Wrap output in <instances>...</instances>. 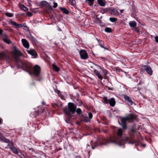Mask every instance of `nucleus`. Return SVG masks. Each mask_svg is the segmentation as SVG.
Segmentation results:
<instances>
[{"label":"nucleus","instance_id":"obj_41","mask_svg":"<svg viewBox=\"0 0 158 158\" xmlns=\"http://www.w3.org/2000/svg\"><path fill=\"white\" fill-rule=\"evenodd\" d=\"M2 120L0 118V124H1L2 123Z\"/></svg>","mask_w":158,"mask_h":158},{"label":"nucleus","instance_id":"obj_48","mask_svg":"<svg viewBox=\"0 0 158 158\" xmlns=\"http://www.w3.org/2000/svg\"><path fill=\"white\" fill-rule=\"evenodd\" d=\"M3 26H5V25H4V24H3Z\"/></svg>","mask_w":158,"mask_h":158},{"label":"nucleus","instance_id":"obj_45","mask_svg":"<svg viewBox=\"0 0 158 158\" xmlns=\"http://www.w3.org/2000/svg\"><path fill=\"white\" fill-rule=\"evenodd\" d=\"M31 69V68L30 67H29V68H28V69Z\"/></svg>","mask_w":158,"mask_h":158},{"label":"nucleus","instance_id":"obj_38","mask_svg":"<svg viewBox=\"0 0 158 158\" xmlns=\"http://www.w3.org/2000/svg\"><path fill=\"white\" fill-rule=\"evenodd\" d=\"M4 137L2 135L0 137V140L2 141V139H3V138H4Z\"/></svg>","mask_w":158,"mask_h":158},{"label":"nucleus","instance_id":"obj_50","mask_svg":"<svg viewBox=\"0 0 158 158\" xmlns=\"http://www.w3.org/2000/svg\"><path fill=\"white\" fill-rule=\"evenodd\" d=\"M88 146H89V147H90V146H89V145H88Z\"/></svg>","mask_w":158,"mask_h":158},{"label":"nucleus","instance_id":"obj_26","mask_svg":"<svg viewBox=\"0 0 158 158\" xmlns=\"http://www.w3.org/2000/svg\"><path fill=\"white\" fill-rule=\"evenodd\" d=\"M5 14L6 16L9 17H12L13 16V15L10 13H6Z\"/></svg>","mask_w":158,"mask_h":158},{"label":"nucleus","instance_id":"obj_3","mask_svg":"<svg viewBox=\"0 0 158 158\" xmlns=\"http://www.w3.org/2000/svg\"><path fill=\"white\" fill-rule=\"evenodd\" d=\"M136 116L133 114H131L124 117H120V120L123 128L124 129L126 128V122L132 121L136 119Z\"/></svg>","mask_w":158,"mask_h":158},{"label":"nucleus","instance_id":"obj_43","mask_svg":"<svg viewBox=\"0 0 158 158\" xmlns=\"http://www.w3.org/2000/svg\"><path fill=\"white\" fill-rule=\"evenodd\" d=\"M96 40H97L98 41V42L99 43H100V42L99 40L98 39H96Z\"/></svg>","mask_w":158,"mask_h":158},{"label":"nucleus","instance_id":"obj_10","mask_svg":"<svg viewBox=\"0 0 158 158\" xmlns=\"http://www.w3.org/2000/svg\"><path fill=\"white\" fill-rule=\"evenodd\" d=\"M9 59V57L6 55L4 52H0V60L4 59L8 60Z\"/></svg>","mask_w":158,"mask_h":158},{"label":"nucleus","instance_id":"obj_15","mask_svg":"<svg viewBox=\"0 0 158 158\" xmlns=\"http://www.w3.org/2000/svg\"><path fill=\"white\" fill-rule=\"evenodd\" d=\"M94 73L100 79L102 80L103 79L102 76L100 74V73L97 70L94 69Z\"/></svg>","mask_w":158,"mask_h":158},{"label":"nucleus","instance_id":"obj_7","mask_svg":"<svg viewBox=\"0 0 158 158\" xmlns=\"http://www.w3.org/2000/svg\"><path fill=\"white\" fill-rule=\"evenodd\" d=\"M81 58L82 59H86L88 58V55L86 51L81 50L79 52Z\"/></svg>","mask_w":158,"mask_h":158},{"label":"nucleus","instance_id":"obj_18","mask_svg":"<svg viewBox=\"0 0 158 158\" xmlns=\"http://www.w3.org/2000/svg\"><path fill=\"white\" fill-rule=\"evenodd\" d=\"M59 9L64 13L66 15L68 14L69 11L65 8L60 7Z\"/></svg>","mask_w":158,"mask_h":158},{"label":"nucleus","instance_id":"obj_17","mask_svg":"<svg viewBox=\"0 0 158 158\" xmlns=\"http://www.w3.org/2000/svg\"><path fill=\"white\" fill-rule=\"evenodd\" d=\"M10 23L12 25L16 27L17 28H20L23 27L22 24L17 23L13 21H11Z\"/></svg>","mask_w":158,"mask_h":158},{"label":"nucleus","instance_id":"obj_39","mask_svg":"<svg viewBox=\"0 0 158 158\" xmlns=\"http://www.w3.org/2000/svg\"><path fill=\"white\" fill-rule=\"evenodd\" d=\"M3 32V31L1 29H0V34H1Z\"/></svg>","mask_w":158,"mask_h":158},{"label":"nucleus","instance_id":"obj_30","mask_svg":"<svg viewBox=\"0 0 158 158\" xmlns=\"http://www.w3.org/2000/svg\"><path fill=\"white\" fill-rule=\"evenodd\" d=\"M95 65L96 67V68H97L98 69H101L102 68L101 67H100L99 65L97 64H95Z\"/></svg>","mask_w":158,"mask_h":158},{"label":"nucleus","instance_id":"obj_2","mask_svg":"<svg viewBox=\"0 0 158 158\" xmlns=\"http://www.w3.org/2000/svg\"><path fill=\"white\" fill-rule=\"evenodd\" d=\"M76 106L74 104L70 102L68 104V107H66L64 109V111L68 116L69 119L72 117V114H73L75 111L78 114H80L81 113V109L78 108L76 110Z\"/></svg>","mask_w":158,"mask_h":158},{"label":"nucleus","instance_id":"obj_33","mask_svg":"<svg viewBox=\"0 0 158 158\" xmlns=\"http://www.w3.org/2000/svg\"><path fill=\"white\" fill-rule=\"evenodd\" d=\"M27 14L29 16H31L32 15V14L31 12H27Z\"/></svg>","mask_w":158,"mask_h":158},{"label":"nucleus","instance_id":"obj_13","mask_svg":"<svg viewBox=\"0 0 158 158\" xmlns=\"http://www.w3.org/2000/svg\"><path fill=\"white\" fill-rule=\"evenodd\" d=\"M22 42L23 46L26 48H28L29 47V44L25 39H23L21 40Z\"/></svg>","mask_w":158,"mask_h":158},{"label":"nucleus","instance_id":"obj_12","mask_svg":"<svg viewBox=\"0 0 158 158\" xmlns=\"http://www.w3.org/2000/svg\"><path fill=\"white\" fill-rule=\"evenodd\" d=\"M3 40L5 43L8 44H10L11 43V41L9 39L7 35L6 34H4V38Z\"/></svg>","mask_w":158,"mask_h":158},{"label":"nucleus","instance_id":"obj_4","mask_svg":"<svg viewBox=\"0 0 158 158\" xmlns=\"http://www.w3.org/2000/svg\"><path fill=\"white\" fill-rule=\"evenodd\" d=\"M11 54L13 55V57L17 61L18 64H19V63H21L22 66H24V63L21 61L19 59H18V57L20 56V52L18 49L15 46L13 48V49Z\"/></svg>","mask_w":158,"mask_h":158},{"label":"nucleus","instance_id":"obj_37","mask_svg":"<svg viewBox=\"0 0 158 158\" xmlns=\"http://www.w3.org/2000/svg\"><path fill=\"white\" fill-rule=\"evenodd\" d=\"M47 2L46 1H43L41 3V5L42 6L44 5V4H46Z\"/></svg>","mask_w":158,"mask_h":158},{"label":"nucleus","instance_id":"obj_5","mask_svg":"<svg viewBox=\"0 0 158 158\" xmlns=\"http://www.w3.org/2000/svg\"><path fill=\"white\" fill-rule=\"evenodd\" d=\"M103 100L105 103L106 104L109 103L111 106H113L115 105V102L114 99L113 98H112L108 100L106 97H104L103 98Z\"/></svg>","mask_w":158,"mask_h":158},{"label":"nucleus","instance_id":"obj_9","mask_svg":"<svg viewBox=\"0 0 158 158\" xmlns=\"http://www.w3.org/2000/svg\"><path fill=\"white\" fill-rule=\"evenodd\" d=\"M27 52L28 54L33 56V58H36L37 56L36 51L33 49H30L27 51Z\"/></svg>","mask_w":158,"mask_h":158},{"label":"nucleus","instance_id":"obj_46","mask_svg":"<svg viewBox=\"0 0 158 158\" xmlns=\"http://www.w3.org/2000/svg\"><path fill=\"white\" fill-rule=\"evenodd\" d=\"M92 149H94V148H93V147L92 146Z\"/></svg>","mask_w":158,"mask_h":158},{"label":"nucleus","instance_id":"obj_40","mask_svg":"<svg viewBox=\"0 0 158 158\" xmlns=\"http://www.w3.org/2000/svg\"><path fill=\"white\" fill-rule=\"evenodd\" d=\"M95 18H96L97 19V21H98L99 20V19L98 18L97 16H95Z\"/></svg>","mask_w":158,"mask_h":158},{"label":"nucleus","instance_id":"obj_49","mask_svg":"<svg viewBox=\"0 0 158 158\" xmlns=\"http://www.w3.org/2000/svg\"><path fill=\"white\" fill-rule=\"evenodd\" d=\"M132 143V144L133 143Z\"/></svg>","mask_w":158,"mask_h":158},{"label":"nucleus","instance_id":"obj_20","mask_svg":"<svg viewBox=\"0 0 158 158\" xmlns=\"http://www.w3.org/2000/svg\"><path fill=\"white\" fill-rule=\"evenodd\" d=\"M129 24L130 27H134L136 26V23L135 21H132L129 23Z\"/></svg>","mask_w":158,"mask_h":158},{"label":"nucleus","instance_id":"obj_29","mask_svg":"<svg viewBox=\"0 0 158 158\" xmlns=\"http://www.w3.org/2000/svg\"><path fill=\"white\" fill-rule=\"evenodd\" d=\"M69 2L70 3L71 5L72 6H74L75 1L73 0H69Z\"/></svg>","mask_w":158,"mask_h":158},{"label":"nucleus","instance_id":"obj_31","mask_svg":"<svg viewBox=\"0 0 158 158\" xmlns=\"http://www.w3.org/2000/svg\"><path fill=\"white\" fill-rule=\"evenodd\" d=\"M89 117L90 119H91L92 118V114L91 113H89Z\"/></svg>","mask_w":158,"mask_h":158},{"label":"nucleus","instance_id":"obj_25","mask_svg":"<svg viewBox=\"0 0 158 158\" xmlns=\"http://www.w3.org/2000/svg\"><path fill=\"white\" fill-rule=\"evenodd\" d=\"M109 20L112 22H114L117 20V19L115 18H110Z\"/></svg>","mask_w":158,"mask_h":158},{"label":"nucleus","instance_id":"obj_23","mask_svg":"<svg viewBox=\"0 0 158 158\" xmlns=\"http://www.w3.org/2000/svg\"><path fill=\"white\" fill-rule=\"evenodd\" d=\"M2 141H3V142L6 143H10V140L9 139H6L5 137H4V138H3V139L2 140Z\"/></svg>","mask_w":158,"mask_h":158},{"label":"nucleus","instance_id":"obj_35","mask_svg":"<svg viewBox=\"0 0 158 158\" xmlns=\"http://www.w3.org/2000/svg\"><path fill=\"white\" fill-rule=\"evenodd\" d=\"M155 40L156 41L157 43H158V36H156L155 37Z\"/></svg>","mask_w":158,"mask_h":158},{"label":"nucleus","instance_id":"obj_11","mask_svg":"<svg viewBox=\"0 0 158 158\" xmlns=\"http://www.w3.org/2000/svg\"><path fill=\"white\" fill-rule=\"evenodd\" d=\"M124 98L125 101H127V104L129 105H132L133 102L132 101L131 98L128 97L127 95H124Z\"/></svg>","mask_w":158,"mask_h":158},{"label":"nucleus","instance_id":"obj_24","mask_svg":"<svg viewBox=\"0 0 158 158\" xmlns=\"http://www.w3.org/2000/svg\"><path fill=\"white\" fill-rule=\"evenodd\" d=\"M21 7L23 10L25 11H27L28 10V8L24 5H21Z\"/></svg>","mask_w":158,"mask_h":158},{"label":"nucleus","instance_id":"obj_42","mask_svg":"<svg viewBox=\"0 0 158 158\" xmlns=\"http://www.w3.org/2000/svg\"><path fill=\"white\" fill-rule=\"evenodd\" d=\"M123 10H120V12L121 13H122L123 12Z\"/></svg>","mask_w":158,"mask_h":158},{"label":"nucleus","instance_id":"obj_14","mask_svg":"<svg viewBox=\"0 0 158 158\" xmlns=\"http://www.w3.org/2000/svg\"><path fill=\"white\" fill-rule=\"evenodd\" d=\"M110 14L114 15H118V10L115 8H113L111 9L109 11Z\"/></svg>","mask_w":158,"mask_h":158},{"label":"nucleus","instance_id":"obj_21","mask_svg":"<svg viewBox=\"0 0 158 158\" xmlns=\"http://www.w3.org/2000/svg\"><path fill=\"white\" fill-rule=\"evenodd\" d=\"M52 66L54 69L56 71L58 72L59 70V68L57 67L56 65L52 64Z\"/></svg>","mask_w":158,"mask_h":158},{"label":"nucleus","instance_id":"obj_34","mask_svg":"<svg viewBox=\"0 0 158 158\" xmlns=\"http://www.w3.org/2000/svg\"><path fill=\"white\" fill-rule=\"evenodd\" d=\"M53 7L54 8H56L57 7V4L55 2H53Z\"/></svg>","mask_w":158,"mask_h":158},{"label":"nucleus","instance_id":"obj_8","mask_svg":"<svg viewBox=\"0 0 158 158\" xmlns=\"http://www.w3.org/2000/svg\"><path fill=\"white\" fill-rule=\"evenodd\" d=\"M41 69L40 66L38 65H35L34 67L33 71L34 74L36 76H38L40 71Z\"/></svg>","mask_w":158,"mask_h":158},{"label":"nucleus","instance_id":"obj_27","mask_svg":"<svg viewBox=\"0 0 158 158\" xmlns=\"http://www.w3.org/2000/svg\"><path fill=\"white\" fill-rule=\"evenodd\" d=\"M105 31L107 32H110L111 31V28L109 27H106Z\"/></svg>","mask_w":158,"mask_h":158},{"label":"nucleus","instance_id":"obj_22","mask_svg":"<svg viewBox=\"0 0 158 158\" xmlns=\"http://www.w3.org/2000/svg\"><path fill=\"white\" fill-rule=\"evenodd\" d=\"M101 70H102V72L103 73L104 75L105 76H106V74L107 73V71L105 69L103 68H102L101 69Z\"/></svg>","mask_w":158,"mask_h":158},{"label":"nucleus","instance_id":"obj_16","mask_svg":"<svg viewBox=\"0 0 158 158\" xmlns=\"http://www.w3.org/2000/svg\"><path fill=\"white\" fill-rule=\"evenodd\" d=\"M10 148L13 151V152L15 154H17L18 153V151L17 149L13 145L12 143H11L10 145Z\"/></svg>","mask_w":158,"mask_h":158},{"label":"nucleus","instance_id":"obj_1","mask_svg":"<svg viewBox=\"0 0 158 158\" xmlns=\"http://www.w3.org/2000/svg\"><path fill=\"white\" fill-rule=\"evenodd\" d=\"M122 130L121 129L118 130L117 135L110 138L107 140L103 139V142L102 143L103 145H106L109 143H112L119 146L123 145L125 143V141L121 139V136L122 134Z\"/></svg>","mask_w":158,"mask_h":158},{"label":"nucleus","instance_id":"obj_36","mask_svg":"<svg viewBox=\"0 0 158 158\" xmlns=\"http://www.w3.org/2000/svg\"><path fill=\"white\" fill-rule=\"evenodd\" d=\"M104 44H102L101 43H99V45L102 48H104Z\"/></svg>","mask_w":158,"mask_h":158},{"label":"nucleus","instance_id":"obj_32","mask_svg":"<svg viewBox=\"0 0 158 158\" xmlns=\"http://www.w3.org/2000/svg\"><path fill=\"white\" fill-rule=\"evenodd\" d=\"M83 120L86 122H87L88 121L87 117H84Z\"/></svg>","mask_w":158,"mask_h":158},{"label":"nucleus","instance_id":"obj_19","mask_svg":"<svg viewBox=\"0 0 158 158\" xmlns=\"http://www.w3.org/2000/svg\"><path fill=\"white\" fill-rule=\"evenodd\" d=\"M98 4L101 6H103L105 5L104 0H97Z\"/></svg>","mask_w":158,"mask_h":158},{"label":"nucleus","instance_id":"obj_44","mask_svg":"<svg viewBox=\"0 0 158 158\" xmlns=\"http://www.w3.org/2000/svg\"><path fill=\"white\" fill-rule=\"evenodd\" d=\"M42 104L43 105H44V102H42Z\"/></svg>","mask_w":158,"mask_h":158},{"label":"nucleus","instance_id":"obj_28","mask_svg":"<svg viewBox=\"0 0 158 158\" xmlns=\"http://www.w3.org/2000/svg\"><path fill=\"white\" fill-rule=\"evenodd\" d=\"M94 0H87L89 2V5L90 6H92Z\"/></svg>","mask_w":158,"mask_h":158},{"label":"nucleus","instance_id":"obj_6","mask_svg":"<svg viewBox=\"0 0 158 158\" xmlns=\"http://www.w3.org/2000/svg\"><path fill=\"white\" fill-rule=\"evenodd\" d=\"M141 69L143 71H145L147 73L150 75L152 74V71L151 68L148 65H143L142 66Z\"/></svg>","mask_w":158,"mask_h":158},{"label":"nucleus","instance_id":"obj_47","mask_svg":"<svg viewBox=\"0 0 158 158\" xmlns=\"http://www.w3.org/2000/svg\"><path fill=\"white\" fill-rule=\"evenodd\" d=\"M105 49H107V50H108V49L107 48H106Z\"/></svg>","mask_w":158,"mask_h":158}]
</instances>
